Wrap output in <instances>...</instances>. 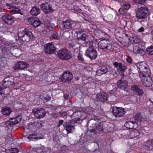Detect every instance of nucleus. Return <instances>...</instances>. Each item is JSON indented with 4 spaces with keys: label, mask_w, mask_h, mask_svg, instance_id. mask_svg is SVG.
I'll use <instances>...</instances> for the list:
<instances>
[{
    "label": "nucleus",
    "mask_w": 153,
    "mask_h": 153,
    "mask_svg": "<svg viewBox=\"0 0 153 153\" xmlns=\"http://www.w3.org/2000/svg\"><path fill=\"white\" fill-rule=\"evenodd\" d=\"M63 126L67 134L72 133L73 131L75 129L74 125L71 122H65Z\"/></svg>",
    "instance_id": "obj_10"
},
{
    "label": "nucleus",
    "mask_w": 153,
    "mask_h": 153,
    "mask_svg": "<svg viewBox=\"0 0 153 153\" xmlns=\"http://www.w3.org/2000/svg\"><path fill=\"white\" fill-rule=\"evenodd\" d=\"M142 118L140 116V115H135L134 117V119L135 120L138 121H140L142 120Z\"/></svg>",
    "instance_id": "obj_50"
},
{
    "label": "nucleus",
    "mask_w": 153,
    "mask_h": 153,
    "mask_svg": "<svg viewBox=\"0 0 153 153\" xmlns=\"http://www.w3.org/2000/svg\"><path fill=\"white\" fill-rule=\"evenodd\" d=\"M40 24V21L39 19L37 18H36V19H35L32 25H33L34 27H36L39 26Z\"/></svg>",
    "instance_id": "obj_39"
},
{
    "label": "nucleus",
    "mask_w": 153,
    "mask_h": 153,
    "mask_svg": "<svg viewBox=\"0 0 153 153\" xmlns=\"http://www.w3.org/2000/svg\"><path fill=\"white\" fill-rule=\"evenodd\" d=\"M76 11H79L80 10L79 8H77L76 10H75Z\"/></svg>",
    "instance_id": "obj_61"
},
{
    "label": "nucleus",
    "mask_w": 153,
    "mask_h": 153,
    "mask_svg": "<svg viewBox=\"0 0 153 153\" xmlns=\"http://www.w3.org/2000/svg\"><path fill=\"white\" fill-rule=\"evenodd\" d=\"M130 7V4L128 3H126L123 5V8L125 10H128Z\"/></svg>",
    "instance_id": "obj_46"
},
{
    "label": "nucleus",
    "mask_w": 153,
    "mask_h": 153,
    "mask_svg": "<svg viewBox=\"0 0 153 153\" xmlns=\"http://www.w3.org/2000/svg\"><path fill=\"white\" fill-rule=\"evenodd\" d=\"M42 10L47 13L49 12H52L53 10L51 5L49 3L47 2L42 4L41 6Z\"/></svg>",
    "instance_id": "obj_13"
},
{
    "label": "nucleus",
    "mask_w": 153,
    "mask_h": 153,
    "mask_svg": "<svg viewBox=\"0 0 153 153\" xmlns=\"http://www.w3.org/2000/svg\"><path fill=\"white\" fill-rule=\"evenodd\" d=\"M27 138L30 140H34L42 139V137L39 136H38L37 134L35 133L33 134H30L27 137Z\"/></svg>",
    "instance_id": "obj_29"
},
{
    "label": "nucleus",
    "mask_w": 153,
    "mask_h": 153,
    "mask_svg": "<svg viewBox=\"0 0 153 153\" xmlns=\"http://www.w3.org/2000/svg\"><path fill=\"white\" fill-rule=\"evenodd\" d=\"M63 120H60L59 121V124L57 126V127H60L62 124L63 123Z\"/></svg>",
    "instance_id": "obj_53"
},
{
    "label": "nucleus",
    "mask_w": 153,
    "mask_h": 153,
    "mask_svg": "<svg viewBox=\"0 0 153 153\" xmlns=\"http://www.w3.org/2000/svg\"><path fill=\"white\" fill-rule=\"evenodd\" d=\"M114 115H124L126 111L123 108L114 106L112 110Z\"/></svg>",
    "instance_id": "obj_14"
},
{
    "label": "nucleus",
    "mask_w": 153,
    "mask_h": 153,
    "mask_svg": "<svg viewBox=\"0 0 153 153\" xmlns=\"http://www.w3.org/2000/svg\"><path fill=\"white\" fill-rule=\"evenodd\" d=\"M137 4H143L145 2V0H133Z\"/></svg>",
    "instance_id": "obj_47"
},
{
    "label": "nucleus",
    "mask_w": 153,
    "mask_h": 153,
    "mask_svg": "<svg viewBox=\"0 0 153 153\" xmlns=\"http://www.w3.org/2000/svg\"><path fill=\"white\" fill-rule=\"evenodd\" d=\"M55 54L56 55H58L61 59L63 60H68L71 57V53L64 49H61Z\"/></svg>",
    "instance_id": "obj_3"
},
{
    "label": "nucleus",
    "mask_w": 153,
    "mask_h": 153,
    "mask_svg": "<svg viewBox=\"0 0 153 153\" xmlns=\"http://www.w3.org/2000/svg\"><path fill=\"white\" fill-rule=\"evenodd\" d=\"M151 33L153 35V30H152L151 31Z\"/></svg>",
    "instance_id": "obj_64"
},
{
    "label": "nucleus",
    "mask_w": 153,
    "mask_h": 153,
    "mask_svg": "<svg viewBox=\"0 0 153 153\" xmlns=\"http://www.w3.org/2000/svg\"><path fill=\"white\" fill-rule=\"evenodd\" d=\"M13 138L11 134L9 132L8 134L6 137V140L8 142L12 141Z\"/></svg>",
    "instance_id": "obj_42"
},
{
    "label": "nucleus",
    "mask_w": 153,
    "mask_h": 153,
    "mask_svg": "<svg viewBox=\"0 0 153 153\" xmlns=\"http://www.w3.org/2000/svg\"><path fill=\"white\" fill-rule=\"evenodd\" d=\"M38 152H39L40 153H42L43 152V150L42 151H39Z\"/></svg>",
    "instance_id": "obj_63"
},
{
    "label": "nucleus",
    "mask_w": 153,
    "mask_h": 153,
    "mask_svg": "<svg viewBox=\"0 0 153 153\" xmlns=\"http://www.w3.org/2000/svg\"><path fill=\"white\" fill-rule=\"evenodd\" d=\"M40 13V9L37 7H33L30 10V14L36 16Z\"/></svg>",
    "instance_id": "obj_27"
},
{
    "label": "nucleus",
    "mask_w": 153,
    "mask_h": 153,
    "mask_svg": "<svg viewBox=\"0 0 153 153\" xmlns=\"http://www.w3.org/2000/svg\"><path fill=\"white\" fill-rule=\"evenodd\" d=\"M63 115H66L67 114L66 112H63Z\"/></svg>",
    "instance_id": "obj_62"
},
{
    "label": "nucleus",
    "mask_w": 153,
    "mask_h": 153,
    "mask_svg": "<svg viewBox=\"0 0 153 153\" xmlns=\"http://www.w3.org/2000/svg\"><path fill=\"white\" fill-rule=\"evenodd\" d=\"M6 5L8 7V8L10 10L11 13L13 14L15 13H20L21 15H22L23 14L21 13V10H19L18 8L16 7L13 6L8 3H7Z\"/></svg>",
    "instance_id": "obj_16"
},
{
    "label": "nucleus",
    "mask_w": 153,
    "mask_h": 153,
    "mask_svg": "<svg viewBox=\"0 0 153 153\" xmlns=\"http://www.w3.org/2000/svg\"><path fill=\"white\" fill-rule=\"evenodd\" d=\"M32 112L35 115H45L46 114L45 110L42 108H34L33 109Z\"/></svg>",
    "instance_id": "obj_18"
},
{
    "label": "nucleus",
    "mask_w": 153,
    "mask_h": 153,
    "mask_svg": "<svg viewBox=\"0 0 153 153\" xmlns=\"http://www.w3.org/2000/svg\"><path fill=\"white\" fill-rule=\"evenodd\" d=\"M69 47L72 48L74 50L77 49L79 47V44L76 42L70 41L68 43Z\"/></svg>",
    "instance_id": "obj_31"
},
{
    "label": "nucleus",
    "mask_w": 153,
    "mask_h": 153,
    "mask_svg": "<svg viewBox=\"0 0 153 153\" xmlns=\"http://www.w3.org/2000/svg\"><path fill=\"white\" fill-rule=\"evenodd\" d=\"M73 78V75L71 73L67 71L64 72L62 76L60 78L61 81L65 83L71 81Z\"/></svg>",
    "instance_id": "obj_8"
},
{
    "label": "nucleus",
    "mask_w": 153,
    "mask_h": 153,
    "mask_svg": "<svg viewBox=\"0 0 153 153\" xmlns=\"http://www.w3.org/2000/svg\"><path fill=\"white\" fill-rule=\"evenodd\" d=\"M102 36V38H104V39H105L106 38L108 39L107 38L108 37V35L106 33L103 32Z\"/></svg>",
    "instance_id": "obj_52"
},
{
    "label": "nucleus",
    "mask_w": 153,
    "mask_h": 153,
    "mask_svg": "<svg viewBox=\"0 0 153 153\" xmlns=\"http://www.w3.org/2000/svg\"><path fill=\"white\" fill-rule=\"evenodd\" d=\"M81 119H80V118H75V122H77V123H80V121L81 120Z\"/></svg>",
    "instance_id": "obj_56"
},
{
    "label": "nucleus",
    "mask_w": 153,
    "mask_h": 153,
    "mask_svg": "<svg viewBox=\"0 0 153 153\" xmlns=\"http://www.w3.org/2000/svg\"><path fill=\"white\" fill-rule=\"evenodd\" d=\"M98 45L100 49L104 51L111 50L113 48L112 44L108 39H104L100 40Z\"/></svg>",
    "instance_id": "obj_2"
},
{
    "label": "nucleus",
    "mask_w": 153,
    "mask_h": 153,
    "mask_svg": "<svg viewBox=\"0 0 153 153\" xmlns=\"http://www.w3.org/2000/svg\"><path fill=\"white\" fill-rule=\"evenodd\" d=\"M77 58L78 59L81 61H84V58L82 57V55L80 53L78 54L77 56Z\"/></svg>",
    "instance_id": "obj_49"
},
{
    "label": "nucleus",
    "mask_w": 153,
    "mask_h": 153,
    "mask_svg": "<svg viewBox=\"0 0 153 153\" xmlns=\"http://www.w3.org/2000/svg\"><path fill=\"white\" fill-rule=\"evenodd\" d=\"M34 117H35L37 119H40L44 117V115H34Z\"/></svg>",
    "instance_id": "obj_54"
},
{
    "label": "nucleus",
    "mask_w": 153,
    "mask_h": 153,
    "mask_svg": "<svg viewBox=\"0 0 153 153\" xmlns=\"http://www.w3.org/2000/svg\"><path fill=\"white\" fill-rule=\"evenodd\" d=\"M107 126L106 123L105 121L102 122L97 124H96L95 128L94 129H92L91 131L95 134H97L103 131Z\"/></svg>",
    "instance_id": "obj_6"
},
{
    "label": "nucleus",
    "mask_w": 153,
    "mask_h": 153,
    "mask_svg": "<svg viewBox=\"0 0 153 153\" xmlns=\"http://www.w3.org/2000/svg\"><path fill=\"white\" fill-rule=\"evenodd\" d=\"M1 111L3 115H9L11 112V110L9 107H6L2 108Z\"/></svg>",
    "instance_id": "obj_32"
},
{
    "label": "nucleus",
    "mask_w": 153,
    "mask_h": 153,
    "mask_svg": "<svg viewBox=\"0 0 153 153\" xmlns=\"http://www.w3.org/2000/svg\"><path fill=\"white\" fill-rule=\"evenodd\" d=\"M18 50L17 49H14L13 50V55L14 56H16V53H14L17 52V51H18Z\"/></svg>",
    "instance_id": "obj_55"
},
{
    "label": "nucleus",
    "mask_w": 153,
    "mask_h": 153,
    "mask_svg": "<svg viewBox=\"0 0 153 153\" xmlns=\"http://www.w3.org/2000/svg\"><path fill=\"white\" fill-rule=\"evenodd\" d=\"M74 35L77 37L78 41L82 40L85 41L87 35L85 32L82 30H79L76 31Z\"/></svg>",
    "instance_id": "obj_12"
},
{
    "label": "nucleus",
    "mask_w": 153,
    "mask_h": 153,
    "mask_svg": "<svg viewBox=\"0 0 153 153\" xmlns=\"http://www.w3.org/2000/svg\"><path fill=\"white\" fill-rule=\"evenodd\" d=\"M0 43H2L5 45H8L9 43L6 41L5 39L2 36H0Z\"/></svg>",
    "instance_id": "obj_41"
},
{
    "label": "nucleus",
    "mask_w": 153,
    "mask_h": 153,
    "mask_svg": "<svg viewBox=\"0 0 153 153\" xmlns=\"http://www.w3.org/2000/svg\"><path fill=\"white\" fill-rule=\"evenodd\" d=\"M10 153H17L19 152L18 149L16 148H13L9 149Z\"/></svg>",
    "instance_id": "obj_45"
},
{
    "label": "nucleus",
    "mask_w": 153,
    "mask_h": 153,
    "mask_svg": "<svg viewBox=\"0 0 153 153\" xmlns=\"http://www.w3.org/2000/svg\"><path fill=\"white\" fill-rule=\"evenodd\" d=\"M35 19H36V18L30 17L28 19V21L30 24L33 25Z\"/></svg>",
    "instance_id": "obj_44"
},
{
    "label": "nucleus",
    "mask_w": 153,
    "mask_h": 153,
    "mask_svg": "<svg viewBox=\"0 0 153 153\" xmlns=\"http://www.w3.org/2000/svg\"><path fill=\"white\" fill-rule=\"evenodd\" d=\"M94 33L97 37L99 38H101L102 37L103 32L101 30H95Z\"/></svg>",
    "instance_id": "obj_38"
},
{
    "label": "nucleus",
    "mask_w": 153,
    "mask_h": 153,
    "mask_svg": "<svg viewBox=\"0 0 153 153\" xmlns=\"http://www.w3.org/2000/svg\"><path fill=\"white\" fill-rule=\"evenodd\" d=\"M122 63L121 62H115L113 63V65L114 67L117 68V70L121 66Z\"/></svg>",
    "instance_id": "obj_43"
},
{
    "label": "nucleus",
    "mask_w": 153,
    "mask_h": 153,
    "mask_svg": "<svg viewBox=\"0 0 153 153\" xmlns=\"http://www.w3.org/2000/svg\"><path fill=\"white\" fill-rule=\"evenodd\" d=\"M127 84V82L126 80H122L121 79L118 81L117 83L118 87L123 90L126 88Z\"/></svg>",
    "instance_id": "obj_23"
},
{
    "label": "nucleus",
    "mask_w": 153,
    "mask_h": 153,
    "mask_svg": "<svg viewBox=\"0 0 153 153\" xmlns=\"http://www.w3.org/2000/svg\"><path fill=\"white\" fill-rule=\"evenodd\" d=\"M5 80L9 82L13 85L14 84V78L13 76H9L5 78Z\"/></svg>",
    "instance_id": "obj_37"
},
{
    "label": "nucleus",
    "mask_w": 153,
    "mask_h": 153,
    "mask_svg": "<svg viewBox=\"0 0 153 153\" xmlns=\"http://www.w3.org/2000/svg\"><path fill=\"white\" fill-rule=\"evenodd\" d=\"M141 45L140 44H137L134 46L133 50L134 52L135 53H142L143 50L141 48Z\"/></svg>",
    "instance_id": "obj_28"
},
{
    "label": "nucleus",
    "mask_w": 153,
    "mask_h": 153,
    "mask_svg": "<svg viewBox=\"0 0 153 153\" xmlns=\"http://www.w3.org/2000/svg\"><path fill=\"white\" fill-rule=\"evenodd\" d=\"M85 55L91 60L95 59L97 56V53L95 49L92 47H89L86 50Z\"/></svg>",
    "instance_id": "obj_5"
},
{
    "label": "nucleus",
    "mask_w": 153,
    "mask_h": 153,
    "mask_svg": "<svg viewBox=\"0 0 153 153\" xmlns=\"http://www.w3.org/2000/svg\"><path fill=\"white\" fill-rule=\"evenodd\" d=\"M97 98L100 101L105 102L107 101L108 95L106 93L99 94L97 95Z\"/></svg>",
    "instance_id": "obj_22"
},
{
    "label": "nucleus",
    "mask_w": 153,
    "mask_h": 153,
    "mask_svg": "<svg viewBox=\"0 0 153 153\" xmlns=\"http://www.w3.org/2000/svg\"><path fill=\"white\" fill-rule=\"evenodd\" d=\"M57 33H53L52 35V38L54 39H59V37L57 36Z\"/></svg>",
    "instance_id": "obj_48"
},
{
    "label": "nucleus",
    "mask_w": 153,
    "mask_h": 153,
    "mask_svg": "<svg viewBox=\"0 0 153 153\" xmlns=\"http://www.w3.org/2000/svg\"><path fill=\"white\" fill-rule=\"evenodd\" d=\"M24 128H25H25H26V129H29L30 128L29 126H25V127H24Z\"/></svg>",
    "instance_id": "obj_60"
},
{
    "label": "nucleus",
    "mask_w": 153,
    "mask_h": 153,
    "mask_svg": "<svg viewBox=\"0 0 153 153\" xmlns=\"http://www.w3.org/2000/svg\"><path fill=\"white\" fill-rule=\"evenodd\" d=\"M131 88L134 92L139 95H142L143 94V90L140 88V86L138 85H134L131 87Z\"/></svg>",
    "instance_id": "obj_20"
},
{
    "label": "nucleus",
    "mask_w": 153,
    "mask_h": 153,
    "mask_svg": "<svg viewBox=\"0 0 153 153\" xmlns=\"http://www.w3.org/2000/svg\"><path fill=\"white\" fill-rule=\"evenodd\" d=\"M127 67L126 65H123L121 64V66L119 68L118 71L119 72V74L121 75L122 77L121 78V79L124 78L125 76V71L127 69Z\"/></svg>",
    "instance_id": "obj_25"
},
{
    "label": "nucleus",
    "mask_w": 153,
    "mask_h": 153,
    "mask_svg": "<svg viewBox=\"0 0 153 153\" xmlns=\"http://www.w3.org/2000/svg\"><path fill=\"white\" fill-rule=\"evenodd\" d=\"M29 67V65L27 63L20 61L17 62L14 67L15 70H22L26 69Z\"/></svg>",
    "instance_id": "obj_9"
},
{
    "label": "nucleus",
    "mask_w": 153,
    "mask_h": 153,
    "mask_svg": "<svg viewBox=\"0 0 153 153\" xmlns=\"http://www.w3.org/2000/svg\"><path fill=\"white\" fill-rule=\"evenodd\" d=\"M32 30L30 28L25 29L18 33V36L20 40L23 42H28L33 39Z\"/></svg>",
    "instance_id": "obj_1"
},
{
    "label": "nucleus",
    "mask_w": 153,
    "mask_h": 153,
    "mask_svg": "<svg viewBox=\"0 0 153 153\" xmlns=\"http://www.w3.org/2000/svg\"><path fill=\"white\" fill-rule=\"evenodd\" d=\"M142 82L144 86L149 87L152 85V80L150 77L141 78Z\"/></svg>",
    "instance_id": "obj_17"
},
{
    "label": "nucleus",
    "mask_w": 153,
    "mask_h": 153,
    "mask_svg": "<svg viewBox=\"0 0 153 153\" xmlns=\"http://www.w3.org/2000/svg\"><path fill=\"white\" fill-rule=\"evenodd\" d=\"M5 124L6 126L8 127V128L12 127L15 124L14 121L11 120L6 121Z\"/></svg>",
    "instance_id": "obj_35"
},
{
    "label": "nucleus",
    "mask_w": 153,
    "mask_h": 153,
    "mask_svg": "<svg viewBox=\"0 0 153 153\" xmlns=\"http://www.w3.org/2000/svg\"><path fill=\"white\" fill-rule=\"evenodd\" d=\"M140 134V132L137 130H134L131 131L130 133V136L132 138L137 137Z\"/></svg>",
    "instance_id": "obj_33"
},
{
    "label": "nucleus",
    "mask_w": 153,
    "mask_h": 153,
    "mask_svg": "<svg viewBox=\"0 0 153 153\" xmlns=\"http://www.w3.org/2000/svg\"><path fill=\"white\" fill-rule=\"evenodd\" d=\"M4 91V90L0 87V94H2Z\"/></svg>",
    "instance_id": "obj_59"
},
{
    "label": "nucleus",
    "mask_w": 153,
    "mask_h": 153,
    "mask_svg": "<svg viewBox=\"0 0 153 153\" xmlns=\"http://www.w3.org/2000/svg\"><path fill=\"white\" fill-rule=\"evenodd\" d=\"M148 13V9L146 7H142L138 8L136 12V16L140 19H143L146 17Z\"/></svg>",
    "instance_id": "obj_4"
},
{
    "label": "nucleus",
    "mask_w": 153,
    "mask_h": 153,
    "mask_svg": "<svg viewBox=\"0 0 153 153\" xmlns=\"http://www.w3.org/2000/svg\"><path fill=\"white\" fill-rule=\"evenodd\" d=\"M22 115H18L11 118L10 119L13 120L15 124L19 123L21 120Z\"/></svg>",
    "instance_id": "obj_34"
},
{
    "label": "nucleus",
    "mask_w": 153,
    "mask_h": 153,
    "mask_svg": "<svg viewBox=\"0 0 153 153\" xmlns=\"http://www.w3.org/2000/svg\"><path fill=\"white\" fill-rule=\"evenodd\" d=\"M96 41V39L93 36L91 35L87 36L84 43L85 45H91L94 42Z\"/></svg>",
    "instance_id": "obj_19"
},
{
    "label": "nucleus",
    "mask_w": 153,
    "mask_h": 153,
    "mask_svg": "<svg viewBox=\"0 0 153 153\" xmlns=\"http://www.w3.org/2000/svg\"><path fill=\"white\" fill-rule=\"evenodd\" d=\"M151 71L149 68L142 71L140 72V78H144L146 77H150Z\"/></svg>",
    "instance_id": "obj_21"
},
{
    "label": "nucleus",
    "mask_w": 153,
    "mask_h": 153,
    "mask_svg": "<svg viewBox=\"0 0 153 153\" xmlns=\"http://www.w3.org/2000/svg\"><path fill=\"white\" fill-rule=\"evenodd\" d=\"M2 19L5 23L9 25L13 22V17L7 14H4L2 16Z\"/></svg>",
    "instance_id": "obj_15"
},
{
    "label": "nucleus",
    "mask_w": 153,
    "mask_h": 153,
    "mask_svg": "<svg viewBox=\"0 0 153 153\" xmlns=\"http://www.w3.org/2000/svg\"><path fill=\"white\" fill-rule=\"evenodd\" d=\"M10 82H9L5 80V79H4L3 81V86L5 88H7L9 87L11 85H13L11 83H10Z\"/></svg>",
    "instance_id": "obj_40"
},
{
    "label": "nucleus",
    "mask_w": 153,
    "mask_h": 153,
    "mask_svg": "<svg viewBox=\"0 0 153 153\" xmlns=\"http://www.w3.org/2000/svg\"><path fill=\"white\" fill-rule=\"evenodd\" d=\"M45 51L46 53L51 54L55 53L56 49L52 43H49L46 44L44 46Z\"/></svg>",
    "instance_id": "obj_7"
},
{
    "label": "nucleus",
    "mask_w": 153,
    "mask_h": 153,
    "mask_svg": "<svg viewBox=\"0 0 153 153\" xmlns=\"http://www.w3.org/2000/svg\"><path fill=\"white\" fill-rule=\"evenodd\" d=\"M33 125L35 126H38L39 125V124L38 122H34L33 123Z\"/></svg>",
    "instance_id": "obj_58"
},
{
    "label": "nucleus",
    "mask_w": 153,
    "mask_h": 153,
    "mask_svg": "<svg viewBox=\"0 0 153 153\" xmlns=\"http://www.w3.org/2000/svg\"><path fill=\"white\" fill-rule=\"evenodd\" d=\"M126 61L129 63H131L132 61V59L131 57L129 56L127 57L126 59Z\"/></svg>",
    "instance_id": "obj_51"
},
{
    "label": "nucleus",
    "mask_w": 153,
    "mask_h": 153,
    "mask_svg": "<svg viewBox=\"0 0 153 153\" xmlns=\"http://www.w3.org/2000/svg\"><path fill=\"white\" fill-rule=\"evenodd\" d=\"M147 53L150 55H153V46L148 47L146 49Z\"/></svg>",
    "instance_id": "obj_36"
},
{
    "label": "nucleus",
    "mask_w": 153,
    "mask_h": 153,
    "mask_svg": "<svg viewBox=\"0 0 153 153\" xmlns=\"http://www.w3.org/2000/svg\"><path fill=\"white\" fill-rule=\"evenodd\" d=\"M135 124L136 122L134 121H128L126 122L125 123L124 125L127 128L132 129L134 128V125Z\"/></svg>",
    "instance_id": "obj_30"
},
{
    "label": "nucleus",
    "mask_w": 153,
    "mask_h": 153,
    "mask_svg": "<svg viewBox=\"0 0 153 153\" xmlns=\"http://www.w3.org/2000/svg\"><path fill=\"white\" fill-rule=\"evenodd\" d=\"M108 72L107 68L106 66H101L99 67L97 73L99 76L104 74Z\"/></svg>",
    "instance_id": "obj_26"
},
{
    "label": "nucleus",
    "mask_w": 153,
    "mask_h": 153,
    "mask_svg": "<svg viewBox=\"0 0 153 153\" xmlns=\"http://www.w3.org/2000/svg\"><path fill=\"white\" fill-rule=\"evenodd\" d=\"M76 25V22L71 20H67L63 22L62 25L64 29H71L74 27Z\"/></svg>",
    "instance_id": "obj_11"
},
{
    "label": "nucleus",
    "mask_w": 153,
    "mask_h": 153,
    "mask_svg": "<svg viewBox=\"0 0 153 153\" xmlns=\"http://www.w3.org/2000/svg\"><path fill=\"white\" fill-rule=\"evenodd\" d=\"M136 65L137 68L139 69L140 72L149 68L148 66L144 62L137 63L136 64Z\"/></svg>",
    "instance_id": "obj_24"
},
{
    "label": "nucleus",
    "mask_w": 153,
    "mask_h": 153,
    "mask_svg": "<svg viewBox=\"0 0 153 153\" xmlns=\"http://www.w3.org/2000/svg\"><path fill=\"white\" fill-rule=\"evenodd\" d=\"M144 28L143 27H141V28L139 29L138 30V31L140 32H143V31H144Z\"/></svg>",
    "instance_id": "obj_57"
}]
</instances>
